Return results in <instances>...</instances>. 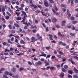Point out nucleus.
<instances>
[{
    "label": "nucleus",
    "instance_id": "obj_1",
    "mask_svg": "<svg viewBox=\"0 0 78 78\" xmlns=\"http://www.w3.org/2000/svg\"><path fill=\"white\" fill-rule=\"evenodd\" d=\"M44 4L45 6H46V7H48V3L47 0H45L44 1Z\"/></svg>",
    "mask_w": 78,
    "mask_h": 78
},
{
    "label": "nucleus",
    "instance_id": "obj_2",
    "mask_svg": "<svg viewBox=\"0 0 78 78\" xmlns=\"http://www.w3.org/2000/svg\"><path fill=\"white\" fill-rule=\"evenodd\" d=\"M22 14H21V16H23V15H24V17L27 18V14H26V12H25L24 11H22Z\"/></svg>",
    "mask_w": 78,
    "mask_h": 78
},
{
    "label": "nucleus",
    "instance_id": "obj_3",
    "mask_svg": "<svg viewBox=\"0 0 78 78\" xmlns=\"http://www.w3.org/2000/svg\"><path fill=\"white\" fill-rule=\"evenodd\" d=\"M42 62H41V61H39L38 62L35 63V65L37 66H38L39 65H42Z\"/></svg>",
    "mask_w": 78,
    "mask_h": 78
},
{
    "label": "nucleus",
    "instance_id": "obj_4",
    "mask_svg": "<svg viewBox=\"0 0 78 78\" xmlns=\"http://www.w3.org/2000/svg\"><path fill=\"white\" fill-rule=\"evenodd\" d=\"M29 0L30 3V4L29 5L30 6V7H32V8H33V6H34V4H33V1H32V0Z\"/></svg>",
    "mask_w": 78,
    "mask_h": 78
},
{
    "label": "nucleus",
    "instance_id": "obj_5",
    "mask_svg": "<svg viewBox=\"0 0 78 78\" xmlns=\"http://www.w3.org/2000/svg\"><path fill=\"white\" fill-rule=\"evenodd\" d=\"M68 61H70L73 65H74L75 64V62L73 61V59L72 58H69L68 59Z\"/></svg>",
    "mask_w": 78,
    "mask_h": 78
},
{
    "label": "nucleus",
    "instance_id": "obj_6",
    "mask_svg": "<svg viewBox=\"0 0 78 78\" xmlns=\"http://www.w3.org/2000/svg\"><path fill=\"white\" fill-rule=\"evenodd\" d=\"M67 15L68 16V18H70L71 17V14H70V13L69 12V10L68 9L67 10Z\"/></svg>",
    "mask_w": 78,
    "mask_h": 78
},
{
    "label": "nucleus",
    "instance_id": "obj_7",
    "mask_svg": "<svg viewBox=\"0 0 78 78\" xmlns=\"http://www.w3.org/2000/svg\"><path fill=\"white\" fill-rule=\"evenodd\" d=\"M48 36H49V40L50 41H53V36L50 34H49Z\"/></svg>",
    "mask_w": 78,
    "mask_h": 78
},
{
    "label": "nucleus",
    "instance_id": "obj_8",
    "mask_svg": "<svg viewBox=\"0 0 78 78\" xmlns=\"http://www.w3.org/2000/svg\"><path fill=\"white\" fill-rule=\"evenodd\" d=\"M52 9L53 12H54V14H55L56 16H58L59 15V13H58V12H56V11H55V10H54V9Z\"/></svg>",
    "mask_w": 78,
    "mask_h": 78
},
{
    "label": "nucleus",
    "instance_id": "obj_9",
    "mask_svg": "<svg viewBox=\"0 0 78 78\" xmlns=\"http://www.w3.org/2000/svg\"><path fill=\"white\" fill-rule=\"evenodd\" d=\"M47 55L46 54H44V52H41V55H40V56H44V57H46Z\"/></svg>",
    "mask_w": 78,
    "mask_h": 78
},
{
    "label": "nucleus",
    "instance_id": "obj_10",
    "mask_svg": "<svg viewBox=\"0 0 78 78\" xmlns=\"http://www.w3.org/2000/svg\"><path fill=\"white\" fill-rule=\"evenodd\" d=\"M51 20L52 22H56L57 21V19L55 18L54 17L51 18Z\"/></svg>",
    "mask_w": 78,
    "mask_h": 78
},
{
    "label": "nucleus",
    "instance_id": "obj_11",
    "mask_svg": "<svg viewBox=\"0 0 78 78\" xmlns=\"http://www.w3.org/2000/svg\"><path fill=\"white\" fill-rule=\"evenodd\" d=\"M66 22L65 21H63L62 22V27H63L65 26V23H66Z\"/></svg>",
    "mask_w": 78,
    "mask_h": 78
},
{
    "label": "nucleus",
    "instance_id": "obj_12",
    "mask_svg": "<svg viewBox=\"0 0 78 78\" xmlns=\"http://www.w3.org/2000/svg\"><path fill=\"white\" fill-rule=\"evenodd\" d=\"M16 68L14 67H13L12 69V71L13 72H16Z\"/></svg>",
    "mask_w": 78,
    "mask_h": 78
},
{
    "label": "nucleus",
    "instance_id": "obj_13",
    "mask_svg": "<svg viewBox=\"0 0 78 78\" xmlns=\"http://www.w3.org/2000/svg\"><path fill=\"white\" fill-rule=\"evenodd\" d=\"M73 70L75 73H78V70L76 68H74Z\"/></svg>",
    "mask_w": 78,
    "mask_h": 78
},
{
    "label": "nucleus",
    "instance_id": "obj_14",
    "mask_svg": "<svg viewBox=\"0 0 78 78\" xmlns=\"http://www.w3.org/2000/svg\"><path fill=\"white\" fill-rule=\"evenodd\" d=\"M30 28L32 29H34V28H35V29H37V27L36 26H34L33 25L31 26Z\"/></svg>",
    "mask_w": 78,
    "mask_h": 78
},
{
    "label": "nucleus",
    "instance_id": "obj_15",
    "mask_svg": "<svg viewBox=\"0 0 78 78\" xmlns=\"http://www.w3.org/2000/svg\"><path fill=\"white\" fill-rule=\"evenodd\" d=\"M8 9L9 11L10 12L11 14H12V13H13V12L12 11V10L11 9H10L9 7L8 8Z\"/></svg>",
    "mask_w": 78,
    "mask_h": 78
},
{
    "label": "nucleus",
    "instance_id": "obj_16",
    "mask_svg": "<svg viewBox=\"0 0 78 78\" xmlns=\"http://www.w3.org/2000/svg\"><path fill=\"white\" fill-rule=\"evenodd\" d=\"M37 37H38V39H42V36L41 37H39V34H37Z\"/></svg>",
    "mask_w": 78,
    "mask_h": 78
},
{
    "label": "nucleus",
    "instance_id": "obj_17",
    "mask_svg": "<svg viewBox=\"0 0 78 78\" xmlns=\"http://www.w3.org/2000/svg\"><path fill=\"white\" fill-rule=\"evenodd\" d=\"M69 35L71 36H75V34L71 33H70Z\"/></svg>",
    "mask_w": 78,
    "mask_h": 78
},
{
    "label": "nucleus",
    "instance_id": "obj_18",
    "mask_svg": "<svg viewBox=\"0 0 78 78\" xmlns=\"http://www.w3.org/2000/svg\"><path fill=\"white\" fill-rule=\"evenodd\" d=\"M60 76L61 77H63L64 76V74L63 73H61L60 75Z\"/></svg>",
    "mask_w": 78,
    "mask_h": 78
},
{
    "label": "nucleus",
    "instance_id": "obj_19",
    "mask_svg": "<svg viewBox=\"0 0 78 78\" xmlns=\"http://www.w3.org/2000/svg\"><path fill=\"white\" fill-rule=\"evenodd\" d=\"M25 41H24L23 40H22L20 41V44H25Z\"/></svg>",
    "mask_w": 78,
    "mask_h": 78
},
{
    "label": "nucleus",
    "instance_id": "obj_20",
    "mask_svg": "<svg viewBox=\"0 0 78 78\" xmlns=\"http://www.w3.org/2000/svg\"><path fill=\"white\" fill-rule=\"evenodd\" d=\"M68 73L72 75L73 73V72L72 71V70H69L68 71Z\"/></svg>",
    "mask_w": 78,
    "mask_h": 78
},
{
    "label": "nucleus",
    "instance_id": "obj_21",
    "mask_svg": "<svg viewBox=\"0 0 78 78\" xmlns=\"http://www.w3.org/2000/svg\"><path fill=\"white\" fill-rule=\"evenodd\" d=\"M67 6L66 5H64L63 4H62L61 5V7L62 8H66Z\"/></svg>",
    "mask_w": 78,
    "mask_h": 78
},
{
    "label": "nucleus",
    "instance_id": "obj_22",
    "mask_svg": "<svg viewBox=\"0 0 78 78\" xmlns=\"http://www.w3.org/2000/svg\"><path fill=\"white\" fill-rule=\"evenodd\" d=\"M58 34L59 37H62V35L61 33V32H58Z\"/></svg>",
    "mask_w": 78,
    "mask_h": 78
},
{
    "label": "nucleus",
    "instance_id": "obj_23",
    "mask_svg": "<svg viewBox=\"0 0 78 78\" xmlns=\"http://www.w3.org/2000/svg\"><path fill=\"white\" fill-rule=\"evenodd\" d=\"M22 19V18L19 16L16 17V20H20Z\"/></svg>",
    "mask_w": 78,
    "mask_h": 78
},
{
    "label": "nucleus",
    "instance_id": "obj_24",
    "mask_svg": "<svg viewBox=\"0 0 78 78\" xmlns=\"http://www.w3.org/2000/svg\"><path fill=\"white\" fill-rule=\"evenodd\" d=\"M14 25L16 27V28H19V25H18L17 23H15Z\"/></svg>",
    "mask_w": 78,
    "mask_h": 78
},
{
    "label": "nucleus",
    "instance_id": "obj_25",
    "mask_svg": "<svg viewBox=\"0 0 78 78\" xmlns=\"http://www.w3.org/2000/svg\"><path fill=\"white\" fill-rule=\"evenodd\" d=\"M57 57H58L59 59L61 58L62 56L61 55H56Z\"/></svg>",
    "mask_w": 78,
    "mask_h": 78
},
{
    "label": "nucleus",
    "instance_id": "obj_26",
    "mask_svg": "<svg viewBox=\"0 0 78 78\" xmlns=\"http://www.w3.org/2000/svg\"><path fill=\"white\" fill-rule=\"evenodd\" d=\"M55 69L53 67H50V70H55Z\"/></svg>",
    "mask_w": 78,
    "mask_h": 78
},
{
    "label": "nucleus",
    "instance_id": "obj_27",
    "mask_svg": "<svg viewBox=\"0 0 78 78\" xmlns=\"http://www.w3.org/2000/svg\"><path fill=\"white\" fill-rule=\"evenodd\" d=\"M9 72L5 71L4 72V73L5 75H9Z\"/></svg>",
    "mask_w": 78,
    "mask_h": 78
},
{
    "label": "nucleus",
    "instance_id": "obj_28",
    "mask_svg": "<svg viewBox=\"0 0 78 78\" xmlns=\"http://www.w3.org/2000/svg\"><path fill=\"white\" fill-rule=\"evenodd\" d=\"M8 27L9 28V29H10V30H12V26H11V25H9Z\"/></svg>",
    "mask_w": 78,
    "mask_h": 78
},
{
    "label": "nucleus",
    "instance_id": "obj_29",
    "mask_svg": "<svg viewBox=\"0 0 78 78\" xmlns=\"http://www.w3.org/2000/svg\"><path fill=\"white\" fill-rule=\"evenodd\" d=\"M41 11L39 10H37L35 11L36 13H37V14H39V12H41Z\"/></svg>",
    "mask_w": 78,
    "mask_h": 78
},
{
    "label": "nucleus",
    "instance_id": "obj_30",
    "mask_svg": "<svg viewBox=\"0 0 78 78\" xmlns=\"http://www.w3.org/2000/svg\"><path fill=\"white\" fill-rule=\"evenodd\" d=\"M16 15H17V16H19V15H20V13L17 12H16Z\"/></svg>",
    "mask_w": 78,
    "mask_h": 78
},
{
    "label": "nucleus",
    "instance_id": "obj_31",
    "mask_svg": "<svg viewBox=\"0 0 78 78\" xmlns=\"http://www.w3.org/2000/svg\"><path fill=\"white\" fill-rule=\"evenodd\" d=\"M5 19L7 20H8L9 19V16H5Z\"/></svg>",
    "mask_w": 78,
    "mask_h": 78
},
{
    "label": "nucleus",
    "instance_id": "obj_32",
    "mask_svg": "<svg viewBox=\"0 0 78 78\" xmlns=\"http://www.w3.org/2000/svg\"><path fill=\"white\" fill-rule=\"evenodd\" d=\"M3 78H8V77L6 75L4 74L3 75Z\"/></svg>",
    "mask_w": 78,
    "mask_h": 78
},
{
    "label": "nucleus",
    "instance_id": "obj_33",
    "mask_svg": "<svg viewBox=\"0 0 78 78\" xmlns=\"http://www.w3.org/2000/svg\"><path fill=\"white\" fill-rule=\"evenodd\" d=\"M50 48H51L50 46L45 47V49L47 50H50Z\"/></svg>",
    "mask_w": 78,
    "mask_h": 78
},
{
    "label": "nucleus",
    "instance_id": "obj_34",
    "mask_svg": "<svg viewBox=\"0 0 78 78\" xmlns=\"http://www.w3.org/2000/svg\"><path fill=\"white\" fill-rule=\"evenodd\" d=\"M56 67L58 69H59V68H61V65H57L56 66Z\"/></svg>",
    "mask_w": 78,
    "mask_h": 78
},
{
    "label": "nucleus",
    "instance_id": "obj_35",
    "mask_svg": "<svg viewBox=\"0 0 78 78\" xmlns=\"http://www.w3.org/2000/svg\"><path fill=\"white\" fill-rule=\"evenodd\" d=\"M77 23V21L75 20H74L72 22V23L73 24H76Z\"/></svg>",
    "mask_w": 78,
    "mask_h": 78
},
{
    "label": "nucleus",
    "instance_id": "obj_36",
    "mask_svg": "<svg viewBox=\"0 0 78 78\" xmlns=\"http://www.w3.org/2000/svg\"><path fill=\"white\" fill-rule=\"evenodd\" d=\"M2 12H5V7H2Z\"/></svg>",
    "mask_w": 78,
    "mask_h": 78
},
{
    "label": "nucleus",
    "instance_id": "obj_37",
    "mask_svg": "<svg viewBox=\"0 0 78 78\" xmlns=\"http://www.w3.org/2000/svg\"><path fill=\"white\" fill-rule=\"evenodd\" d=\"M23 24H24L25 25H27V27H28L29 26V25H28V23H27V22H26L25 23H23Z\"/></svg>",
    "mask_w": 78,
    "mask_h": 78
},
{
    "label": "nucleus",
    "instance_id": "obj_38",
    "mask_svg": "<svg viewBox=\"0 0 78 78\" xmlns=\"http://www.w3.org/2000/svg\"><path fill=\"white\" fill-rule=\"evenodd\" d=\"M49 1L51 3H52L53 4L54 3V1L53 0H49Z\"/></svg>",
    "mask_w": 78,
    "mask_h": 78
},
{
    "label": "nucleus",
    "instance_id": "obj_39",
    "mask_svg": "<svg viewBox=\"0 0 78 78\" xmlns=\"http://www.w3.org/2000/svg\"><path fill=\"white\" fill-rule=\"evenodd\" d=\"M2 20L3 21V22H4V23H6V20H5V18H2Z\"/></svg>",
    "mask_w": 78,
    "mask_h": 78
},
{
    "label": "nucleus",
    "instance_id": "obj_40",
    "mask_svg": "<svg viewBox=\"0 0 78 78\" xmlns=\"http://www.w3.org/2000/svg\"><path fill=\"white\" fill-rule=\"evenodd\" d=\"M62 72H66V69H64V68H62Z\"/></svg>",
    "mask_w": 78,
    "mask_h": 78
},
{
    "label": "nucleus",
    "instance_id": "obj_41",
    "mask_svg": "<svg viewBox=\"0 0 78 78\" xmlns=\"http://www.w3.org/2000/svg\"><path fill=\"white\" fill-rule=\"evenodd\" d=\"M35 23H39V20H35Z\"/></svg>",
    "mask_w": 78,
    "mask_h": 78
},
{
    "label": "nucleus",
    "instance_id": "obj_42",
    "mask_svg": "<svg viewBox=\"0 0 78 78\" xmlns=\"http://www.w3.org/2000/svg\"><path fill=\"white\" fill-rule=\"evenodd\" d=\"M37 31V30L36 29H34L32 30V32H33V33H35Z\"/></svg>",
    "mask_w": 78,
    "mask_h": 78
},
{
    "label": "nucleus",
    "instance_id": "obj_43",
    "mask_svg": "<svg viewBox=\"0 0 78 78\" xmlns=\"http://www.w3.org/2000/svg\"><path fill=\"white\" fill-rule=\"evenodd\" d=\"M71 20H75V18L73 16H72L71 17Z\"/></svg>",
    "mask_w": 78,
    "mask_h": 78
},
{
    "label": "nucleus",
    "instance_id": "obj_44",
    "mask_svg": "<svg viewBox=\"0 0 78 78\" xmlns=\"http://www.w3.org/2000/svg\"><path fill=\"white\" fill-rule=\"evenodd\" d=\"M19 70L20 71H22V70H24V68L21 67L20 68Z\"/></svg>",
    "mask_w": 78,
    "mask_h": 78
},
{
    "label": "nucleus",
    "instance_id": "obj_45",
    "mask_svg": "<svg viewBox=\"0 0 78 78\" xmlns=\"http://www.w3.org/2000/svg\"><path fill=\"white\" fill-rule=\"evenodd\" d=\"M71 6H73V0H71Z\"/></svg>",
    "mask_w": 78,
    "mask_h": 78
},
{
    "label": "nucleus",
    "instance_id": "obj_46",
    "mask_svg": "<svg viewBox=\"0 0 78 78\" xmlns=\"http://www.w3.org/2000/svg\"><path fill=\"white\" fill-rule=\"evenodd\" d=\"M73 77L74 78H78V76L76 75H74L73 76Z\"/></svg>",
    "mask_w": 78,
    "mask_h": 78
},
{
    "label": "nucleus",
    "instance_id": "obj_47",
    "mask_svg": "<svg viewBox=\"0 0 78 78\" xmlns=\"http://www.w3.org/2000/svg\"><path fill=\"white\" fill-rule=\"evenodd\" d=\"M34 8V9H37V5H34L33 7Z\"/></svg>",
    "mask_w": 78,
    "mask_h": 78
},
{
    "label": "nucleus",
    "instance_id": "obj_48",
    "mask_svg": "<svg viewBox=\"0 0 78 78\" xmlns=\"http://www.w3.org/2000/svg\"><path fill=\"white\" fill-rule=\"evenodd\" d=\"M26 18L25 17L24 18V17H23V20H22V21H21L22 22H25V20L26 19Z\"/></svg>",
    "mask_w": 78,
    "mask_h": 78
},
{
    "label": "nucleus",
    "instance_id": "obj_49",
    "mask_svg": "<svg viewBox=\"0 0 78 78\" xmlns=\"http://www.w3.org/2000/svg\"><path fill=\"white\" fill-rule=\"evenodd\" d=\"M5 70V68H1L0 70V71H4Z\"/></svg>",
    "mask_w": 78,
    "mask_h": 78
},
{
    "label": "nucleus",
    "instance_id": "obj_50",
    "mask_svg": "<svg viewBox=\"0 0 78 78\" xmlns=\"http://www.w3.org/2000/svg\"><path fill=\"white\" fill-rule=\"evenodd\" d=\"M6 13L8 16H11V14H10V13H9V12H7Z\"/></svg>",
    "mask_w": 78,
    "mask_h": 78
},
{
    "label": "nucleus",
    "instance_id": "obj_51",
    "mask_svg": "<svg viewBox=\"0 0 78 78\" xmlns=\"http://www.w3.org/2000/svg\"><path fill=\"white\" fill-rule=\"evenodd\" d=\"M68 68V66L67 65H65L64 66V68L65 69H67Z\"/></svg>",
    "mask_w": 78,
    "mask_h": 78
},
{
    "label": "nucleus",
    "instance_id": "obj_52",
    "mask_svg": "<svg viewBox=\"0 0 78 78\" xmlns=\"http://www.w3.org/2000/svg\"><path fill=\"white\" fill-rule=\"evenodd\" d=\"M54 9H55V11H58V8H57V7H56V6L54 7Z\"/></svg>",
    "mask_w": 78,
    "mask_h": 78
},
{
    "label": "nucleus",
    "instance_id": "obj_53",
    "mask_svg": "<svg viewBox=\"0 0 78 78\" xmlns=\"http://www.w3.org/2000/svg\"><path fill=\"white\" fill-rule=\"evenodd\" d=\"M8 51V52H9V51H10V50H8L7 48L5 50V52H6V51Z\"/></svg>",
    "mask_w": 78,
    "mask_h": 78
},
{
    "label": "nucleus",
    "instance_id": "obj_54",
    "mask_svg": "<svg viewBox=\"0 0 78 78\" xmlns=\"http://www.w3.org/2000/svg\"><path fill=\"white\" fill-rule=\"evenodd\" d=\"M37 6L38 8H40V9H42V6H41V5H38Z\"/></svg>",
    "mask_w": 78,
    "mask_h": 78
},
{
    "label": "nucleus",
    "instance_id": "obj_55",
    "mask_svg": "<svg viewBox=\"0 0 78 78\" xmlns=\"http://www.w3.org/2000/svg\"><path fill=\"white\" fill-rule=\"evenodd\" d=\"M71 29L73 30H75V26H73V27L71 28Z\"/></svg>",
    "mask_w": 78,
    "mask_h": 78
},
{
    "label": "nucleus",
    "instance_id": "obj_56",
    "mask_svg": "<svg viewBox=\"0 0 78 78\" xmlns=\"http://www.w3.org/2000/svg\"><path fill=\"white\" fill-rule=\"evenodd\" d=\"M14 50H15V48H11L10 49V51H13Z\"/></svg>",
    "mask_w": 78,
    "mask_h": 78
},
{
    "label": "nucleus",
    "instance_id": "obj_57",
    "mask_svg": "<svg viewBox=\"0 0 78 78\" xmlns=\"http://www.w3.org/2000/svg\"><path fill=\"white\" fill-rule=\"evenodd\" d=\"M31 39L33 41L32 42H33L34 41H35V37H32L31 38Z\"/></svg>",
    "mask_w": 78,
    "mask_h": 78
},
{
    "label": "nucleus",
    "instance_id": "obj_58",
    "mask_svg": "<svg viewBox=\"0 0 78 78\" xmlns=\"http://www.w3.org/2000/svg\"><path fill=\"white\" fill-rule=\"evenodd\" d=\"M62 11H63L64 12H66V9H62Z\"/></svg>",
    "mask_w": 78,
    "mask_h": 78
},
{
    "label": "nucleus",
    "instance_id": "obj_59",
    "mask_svg": "<svg viewBox=\"0 0 78 78\" xmlns=\"http://www.w3.org/2000/svg\"><path fill=\"white\" fill-rule=\"evenodd\" d=\"M17 56H20V55H23V53H21L20 54H17Z\"/></svg>",
    "mask_w": 78,
    "mask_h": 78
},
{
    "label": "nucleus",
    "instance_id": "obj_60",
    "mask_svg": "<svg viewBox=\"0 0 78 78\" xmlns=\"http://www.w3.org/2000/svg\"><path fill=\"white\" fill-rule=\"evenodd\" d=\"M11 31V32L12 33L14 34L16 33L15 30H12Z\"/></svg>",
    "mask_w": 78,
    "mask_h": 78
},
{
    "label": "nucleus",
    "instance_id": "obj_61",
    "mask_svg": "<svg viewBox=\"0 0 78 78\" xmlns=\"http://www.w3.org/2000/svg\"><path fill=\"white\" fill-rule=\"evenodd\" d=\"M28 64L30 65V66H31V65H32V63L30 61L28 62Z\"/></svg>",
    "mask_w": 78,
    "mask_h": 78
},
{
    "label": "nucleus",
    "instance_id": "obj_62",
    "mask_svg": "<svg viewBox=\"0 0 78 78\" xmlns=\"http://www.w3.org/2000/svg\"><path fill=\"white\" fill-rule=\"evenodd\" d=\"M16 4L17 5H20V3H19V2L18 1H16Z\"/></svg>",
    "mask_w": 78,
    "mask_h": 78
},
{
    "label": "nucleus",
    "instance_id": "obj_63",
    "mask_svg": "<svg viewBox=\"0 0 78 78\" xmlns=\"http://www.w3.org/2000/svg\"><path fill=\"white\" fill-rule=\"evenodd\" d=\"M1 59L2 60V59H4V56L3 55H2L1 57Z\"/></svg>",
    "mask_w": 78,
    "mask_h": 78
},
{
    "label": "nucleus",
    "instance_id": "obj_64",
    "mask_svg": "<svg viewBox=\"0 0 78 78\" xmlns=\"http://www.w3.org/2000/svg\"><path fill=\"white\" fill-rule=\"evenodd\" d=\"M68 76L69 78H72V76L70 75H69Z\"/></svg>",
    "mask_w": 78,
    "mask_h": 78
}]
</instances>
